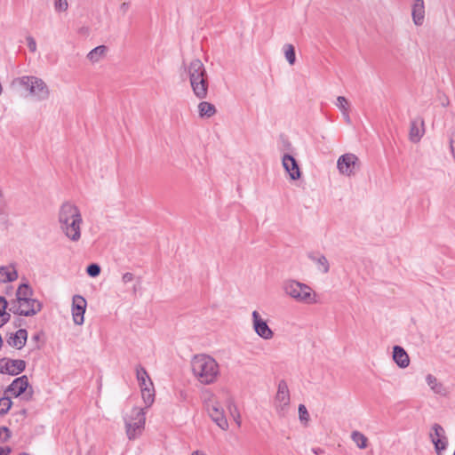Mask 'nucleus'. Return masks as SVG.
I'll return each mask as SVG.
<instances>
[{
	"instance_id": "obj_31",
	"label": "nucleus",
	"mask_w": 455,
	"mask_h": 455,
	"mask_svg": "<svg viewBox=\"0 0 455 455\" xmlns=\"http://www.w3.org/2000/svg\"><path fill=\"white\" fill-rule=\"evenodd\" d=\"M12 400L10 397L4 396L0 399V414H6L12 407Z\"/></svg>"
},
{
	"instance_id": "obj_21",
	"label": "nucleus",
	"mask_w": 455,
	"mask_h": 455,
	"mask_svg": "<svg viewBox=\"0 0 455 455\" xmlns=\"http://www.w3.org/2000/svg\"><path fill=\"white\" fill-rule=\"evenodd\" d=\"M308 258L316 263L317 268L323 274H326L330 270V264L326 257L323 254H314L310 253Z\"/></svg>"
},
{
	"instance_id": "obj_6",
	"label": "nucleus",
	"mask_w": 455,
	"mask_h": 455,
	"mask_svg": "<svg viewBox=\"0 0 455 455\" xmlns=\"http://www.w3.org/2000/svg\"><path fill=\"white\" fill-rule=\"evenodd\" d=\"M136 378L140 387L142 399L146 403V407L148 408L155 400L153 382L146 369L141 365L136 367Z\"/></svg>"
},
{
	"instance_id": "obj_46",
	"label": "nucleus",
	"mask_w": 455,
	"mask_h": 455,
	"mask_svg": "<svg viewBox=\"0 0 455 455\" xmlns=\"http://www.w3.org/2000/svg\"><path fill=\"white\" fill-rule=\"evenodd\" d=\"M11 451H12V450L9 447H6V448L0 447V455H9V453Z\"/></svg>"
},
{
	"instance_id": "obj_41",
	"label": "nucleus",
	"mask_w": 455,
	"mask_h": 455,
	"mask_svg": "<svg viewBox=\"0 0 455 455\" xmlns=\"http://www.w3.org/2000/svg\"><path fill=\"white\" fill-rule=\"evenodd\" d=\"M450 148L451 154L455 159V132H452L450 136Z\"/></svg>"
},
{
	"instance_id": "obj_32",
	"label": "nucleus",
	"mask_w": 455,
	"mask_h": 455,
	"mask_svg": "<svg viewBox=\"0 0 455 455\" xmlns=\"http://www.w3.org/2000/svg\"><path fill=\"white\" fill-rule=\"evenodd\" d=\"M299 419L301 423H307L310 419L309 413L304 404H299L298 408Z\"/></svg>"
},
{
	"instance_id": "obj_35",
	"label": "nucleus",
	"mask_w": 455,
	"mask_h": 455,
	"mask_svg": "<svg viewBox=\"0 0 455 455\" xmlns=\"http://www.w3.org/2000/svg\"><path fill=\"white\" fill-rule=\"evenodd\" d=\"M336 106L344 112L345 110H348V102L347 100L344 96H339L337 98Z\"/></svg>"
},
{
	"instance_id": "obj_48",
	"label": "nucleus",
	"mask_w": 455,
	"mask_h": 455,
	"mask_svg": "<svg viewBox=\"0 0 455 455\" xmlns=\"http://www.w3.org/2000/svg\"><path fill=\"white\" fill-rule=\"evenodd\" d=\"M313 451H314L315 454H317V455H319V454H322V453H323V450H322V449H320V448H315V449H313Z\"/></svg>"
},
{
	"instance_id": "obj_51",
	"label": "nucleus",
	"mask_w": 455,
	"mask_h": 455,
	"mask_svg": "<svg viewBox=\"0 0 455 455\" xmlns=\"http://www.w3.org/2000/svg\"><path fill=\"white\" fill-rule=\"evenodd\" d=\"M77 455H81V453H78Z\"/></svg>"
},
{
	"instance_id": "obj_29",
	"label": "nucleus",
	"mask_w": 455,
	"mask_h": 455,
	"mask_svg": "<svg viewBox=\"0 0 455 455\" xmlns=\"http://www.w3.org/2000/svg\"><path fill=\"white\" fill-rule=\"evenodd\" d=\"M284 56L290 65H293L296 60L295 50L293 45L288 44L283 46Z\"/></svg>"
},
{
	"instance_id": "obj_3",
	"label": "nucleus",
	"mask_w": 455,
	"mask_h": 455,
	"mask_svg": "<svg viewBox=\"0 0 455 455\" xmlns=\"http://www.w3.org/2000/svg\"><path fill=\"white\" fill-rule=\"evenodd\" d=\"M190 87L195 97L200 100L207 98L209 92V77L204 63L195 59L186 67Z\"/></svg>"
},
{
	"instance_id": "obj_49",
	"label": "nucleus",
	"mask_w": 455,
	"mask_h": 455,
	"mask_svg": "<svg viewBox=\"0 0 455 455\" xmlns=\"http://www.w3.org/2000/svg\"><path fill=\"white\" fill-rule=\"evenodd\" d=\"M233 419L235 421V423L237 424V426L240 427L241 426V418L237 419V417H235V418H233Z\"/></svg>"
},
{
	"instance_id": "obj_30",
	"label": "nucleus",
	"mask_w": 455,
	"mask_h": 455,
	"mask_svg": "<svg viewBox=\"0 0 455 455\" xmlns=\"http://www.w3.org/2000/svg\"><path fill=\"white\" fill-rule=\"evenodd\" d=\"M8 306H9L8 309H9L10 313H12L14 315H22V307H21V305L20 304V301L17 299H12L10 302H8Z\"/></svg>"
},
{
	"instance_id": "obj_39",
	"label": "nucleus",
	"mask_w": 455,
	"mask_h": 455,
	"mask_svg": "<svg viewBox=\"0 0 455 455\" xmlns=\"http://www.w3.org/2000/svg\"><path fill=\"white\" fill-rule=\"evenodd\" d=\"M8 307V301L3 296H0V317L4 316V311Z\"/></svg>"
},
{
	"instance_id": "obj_13",
	"label": "nucleus",
	"mask_w": 455,
	"mask_h": 455,
	"mask_svg": "<svg viewBox=\"0 0 455 455\" xmlns=\"http://www.w3.org/2000/svg\"><path fill=\"white\" fill-rule=\"evenodd\" d=\"M283 167L289 174L290 178L293 180H299L301 176V172L296 159L289 155H283L282 158Z\"/></svg>"
},
{
	"instance_id": "obj_24",
	"label": "nucleus",
	"mask_w": 455,
	"mask_h": 455,
	"mask_svg": "<svg viewBox=\"0 0 455 455\" xmlns=\"http://www.w3.org/2000/svg\"><path fill=\"white\" fill-rule=\"evenodd\" d=\"M18 278V273L14 268L7 267H0V283L12 282Z\"/></svg>"
},
{
	"instance_id": "obj_37",
	"label": "nucleus",
	"mask_w": 455,
	"mask_h": 455,
	"mask_svg": "<svg viewBox=\"0 0 455 455\" xmlns=\"http://www.w3.org/2000/svg\"><path fill=\"white\" fill-rule=\"evenodd\" d=\"M68 4L67 0H57L55 2V9L58 12H64L68 9Z\"/></svg>"
},
{
	"instance_id": "obj_47",
	"label": "nucleus",
	"mask_w": 455,
	"mask_h": 455,
	"mask_svg": "<svg viewBox=\"0 0 455 455\" xmlns=\"http://www.w3.org/2000/svg\"><path fill=\"white\" fill-rule=\"evenodd\" d=\"M342 114H343V116H344L346 122L347 124H350L351 120H350V116H349V114H348V110H345L344 112H342Z\"/></svg>"
},
{
	"instance_id": "obj_17",
	"label": "nucleus",
	"mask_w": 455,
	"mask_h": 455,
	"mask_svg": "<svg viewBox=\"0 0 455 455\" xmlns=\"http://www.w3.org/2000/svg\"><path fill=\"white\" fill-rule=\"evenodd\" d=\"M27 339L28 331L25 329H20L10 336L7 339V343L12 347L21 349L25 346Z\"/></svg>"
},
{
	"instance_id": "obj_8",
	"label": "nucleus",
	"mask_w": 455,
	"mask_h": 455,
	"mask_svg": "<svg viewBox=\"0 0 455 455\" xmlns=\"http://www.w3.org/2000/svg\"><path fill=\"white\" fill-rule=\"evenodd\" d=\"M291 396L288 385L284 380H280L277 392L274 398V407L277 415L284 418L290 411Z\"/></svg>"
},
{
	"instance_id": "obj_7",
	"label": "nucleus",
	"mask_w": 455,
	"mask_h": 455,
	"mask_svg": "<svg viewBox=\"0 0 455 455\" xmlns=\"http://www.w3.org/2000/svg\"><path fill=\"white\" fill-rule=\"evenodd\" d=\"M144 409L133 408L129 419H125L126 435L130 440L136 439L141 435L145 427Z\"/></svg>"
},
{
	"instance_id": "obj_16",
	"label": "nucleus",
	"mask_w": 455,
	"mask_h": 455,
	"mask_svg": "<svg viewBox=\"0 0 455 455\" xmlns=\"http://www.w3.org/2000/svg\"><path fill=\"white\" fill-rule=\"evenodd\" d=\"M412 20L416 26H421L425 18L424 0H414L411 10Z\"/></svg>"
},
{
	"instance_id": "obj_45",
	"label": "nucleus",
	"mask_w": 455,
	"mask_h": 455,
	"mask_svg": "<svg viewBox=\"0 0 455 455\" xmlns=\"http://www.w3.org/2000/svg\"><path fill=\"white\" fill-rule=\"evenodd\" d=\"M129 7H130L129 3H123V4L120 5V11H121L123 13H125V12L129 10Z\"/></svg>"
},
{
	"instance_id": "obj_14",
	"label": "nucleus",
	"mask_w": 455,
	"mask_h": 455,
	"mask_svg": "<svg viewBox=\"0 0 455 455\" xmlns=\"http://www.w3.org/2000/svg\"><path fill=\"white\" fill-rule=\"evenodd\" d=\"M28 387V379L26 375L15 379L7 387L6 393H10L15 397L22 395Z\"/></svg>"
},
{
	"instance_id": "obj_28",
	"label": "nucleus",
	"mask_w": 455,
	"mask_h": 455,
	"mask_svg": "<svg viewBox=\"0 0 455 455\" xmlns=\"http://www.w3.org/2000/svg\"><path fill=\"white\" fill-rule=\"evenodd\" d=\"M432 443L435 445V449L438 454H440L443 451H444L447 447L448 441L447 438H435L434 435H430Z\"/></svg>"
},
{
	"instance_id": "obj_1",
	"label": "nucleus",
	"mask_w": 455,
	"mask_h": 455,
	"mask_svg": "<svg viewBox=\"0 0 455 455\" xmlns=\"http://www.w3.org/2000/svg\"><path fill=\"white\" fill-rule=\"evenodd\" d=\"M60 229L71 242H78L82 235L84 223L80 209L73 203L66 201L61 204L58 212Z\"/></svg>"
},
{
	"instance_id": "obj_5",
	"label": "nucleus",
	"mask_w": 455,
	"mask_h": 455,
	"mask_svg": "<svg viewBox=\"0 0 455 455\" xmlns=\"http://www.w3.org/2000/svg\"><path fill=\"white\" fill-rule=\"evenodd\" d=\"M27 90L29 95L36 100H45L49 98L50 90L44 81L34 76H23L13 81Z\"/></svg>"
},
{
	"instance_id": "obj_43",
	"label": "nucleus",
	"mask_w": 455,
	"mask_h": 455,
	"mask_svg": "<svg viewBox=\"0 0 455 455\" xmlns=\"http://www.w3.org/2000/svg\"><path fill=\"white\" fill-rule=\"evenodd\" d=\"M133 279H134L133 274L129 273V272L124 274L123 277H122V280L124 283H131L132 281H133Z\"/></svg>"
},
{
	"instance_id": "obj_33",
	"label": "nucleus",
	"mask_w": 455,
	"mask_h": 455,
	"mask_svg": "<svg viewBox=\"0 0 455 455\" xmlns=\"http://www.w3.org/2000/svg\"><path fill=\"white\" fill-rule=\"evenodd\" d=\"M87 274L92 277H96L100 273V267L98 264L92 263L87 267Z\"/></svg>"
},
{
	"instance_id": "obj_27",
	"label": "nucleus",
	"mask_w": 455,
	"mask_h": 455,
	"mask_svg": "<svg viewBox=\"0 0 455 455\" xmlns=\"http://www.w3.org/2000/svg\"><path fill=\"white\" fill-rule=\"evenodd\" d=\"M351 439L359 449H365L368 446V438L360 431H353L351 433Z\"/></svg>"
},
{
	"instance_id": "obj_26",
	"label": "nucleus",
	"mask_w": 455,
	"mask_h": 455,
	"mask_svg": "<svg viewBox=\"0 0 455 455\" xmlns=\"http://www.w3.org/2000/svg\"><path fill=\"white\" fill-rule=\"evenodd\" d=\"M423 130L420 129L419 124L418 121L414 120L411 122L410 128V140L412 142H419L423 136Z\"/></svg>"
},
{
	"instance_id": "obj_25",
	"label": "nucleus",
	"mask_w": 455,
	"mask_h": 455,
	"mask_svg": "<svg viewBox=\"0 0 455 455\" xmlns=\"http://www.w3.org/2000/svg\"><path fill=\"white\" fill-rule=\"evenodd\" d=\"M33 294L32 288L28 283L20 284L16 291V299L19 301H26L30 299Z\"/></svg>"
},
{
	"instance_id": "obj_50",
	"label": "nucleus",
	"mask_w": 455,
	"mask_h": 455,
	"mask_svg": "<svg viewBox=\"0 0 455 455\" xmlns=\"http://www.w3.org/2000/svg\"><path fill=\"white\" fill-rule=\"evenodd\" d=\"M20 455H28V453H26V452H22V453H20Z\"/></svg>"
},
{
	"instance_id": "obj_20",
	"label": "nucleus",
	"mask_w": 455,
	"mask_h": 455,
	"mask_svg": "<svg viewBox=\"0 0 455 455\" xmlns=\"http://www.w3.org/2000/svg\"><path fill=\"white\" fill-rule=\"evenodd\" d=\"M8 367L5 368L6 374L18 375L26 368V362L21 359H8Z\"/></svg>"
},
{
	"instance_id": "obj_18",
	"label": "nucleus",
	"mask_w": 455,
	"mask_h": 455,
	"mask_svg": "<svg viewBox=\"0 0 455 455\" xmlns=\"http://www.w3.org/2000/svg\"><path fill=\"white\" fill-rule=\"evenodd\" d=\"M393 359L400 368H406L410 364L408 354L400 346H395L393 347Z\"/></svg>"
},
{
	"instance_id": "obj_22",
	"label": "nucleus",
	"mask_w": 455,
	"mask_h": 455,
	"mask_svg": "<svg viewBox=\"0 0 455 455\" xmlns=\"http://www.w3.org/2000/svg\"><path fill=\"white\" fill-rule=\"evenodd\" d=\"M197 108H198L199 116L202 118L212 117L217 112L216 108L213 104H212L208 101H204V100L198 104Z\"/></svg>"
},
{
	"instance_id": "obj_44",
	"label": "nucleus",
	"mask_w": 455,
	"mask_h": 455,
	"mask_svg": "<svg viewBox=\"0 0 455 455\" xmlns=\"http://www.w3.org/2000/svg\"><path fill=\"white\" fill-rule=\"evenodd\" d=\"M4 205H5V203H4V196H3V192L0 189V213L3 212V211L4 209Z\"/></svg>"
},
{
	"instance_id": "obj_12",
	"label": "nucleus",
	"mask_w": 455,
	"mask_h": 455,
	"mask_svg": "<svg viewBox=\"0 0 455 455\" xmlns=\"http://www.w3.org/2000/svg\"><path fill=\"white\" fill-rule=\"evenodd\" d=\"M208 414L216 425L222 430L228 428V423L224 414L223 409L220 406L219 403L213 402L207 407Z\"/></svg>"
},
{
	"instance_id": "obj_10",
	"label": "nucleus",
	"mask_w": 455,
	"mask_h": 455,
	"mask_svg": "<svg viewBox=\"0 0 455 455\" xmlns=\"http://www.w3.org/2000/svg\"><path fill=\"white\" fill-rule=\"evenodd\" d=\"M251 320L253 330L259 337L266 340L274 337V331L257 310L252 311Z\"/></svg>"
},
{
	"instance_id": "obj_23",
	"label": "nucleus",
	"mask_w": 455,
	"mask_h": 455,
	"mask_svg": "<svg viewBox=\"0 0 455 455\" xmlns=\"http://www.w3.org/2000/svg\"><path fill=\"white\" fill-rule=\"evenodd\" d=\"M107 52V46L99 45L89 52L87 58L91 62L97 63L106 55Z\"/></svg>"
},
{
	"instance_id": "obj_34",
	"label": "nucleus",
	"mask_w": 455,
	"mask_h": 455,
	"mask_svg": "<svg viewBox=\"0 0 455 455\" xmlns=\"http://www.w3.org/2000/svg\"><path fill=\"white\" fill-rule=\"evenodd\" d=\"M433 433H431L430 435H434V436L435 438H445V432H444V429L443 428L442 426H440L439 424H435L433 426Z\"/></svg>"
},
{
	"instance_id": "obj_38",
	"label": "nucleus",
	"mask_w": 455,
	"mask_h": 455,
	"mask_svg": "<svg viewBox=\"0 0 455 455\" xmlns=\"http://www.w3.org/2000/svg\"><path fill=\"white\" fill-rule=\"evenodd\" d=\"M28 47L30 52H36V42L31 36H28L26 37Z\"/></svg>"
},
{
	"instance_id": "obj_42",
	"label": "nucleus",
	"mask_w": 455,
	"mask_h": 455,
	"mask_svg": "<svg viewBox=\"0 0 455 455\" xmlns=\"http://www.w3.org/2000/svg\"><path fill=\"white\" fill-rule=\"evenodd\" d=\"M8 359L7 358H2L0 359V373H5V368L8 367Z\"/></svg>"
},
{
	"instance_id": "obj_36",
	"label": "nucleus",
	"mask_w": 455,
	"mask_h": 455,
	"mask_svg": "<svg viewBox=\"0 0 455 455\" xmlns=\"http://www.w3.org/2000/svg\"><path fill=\"white\" fill-rule=\"evenodd\" d=\"M228 407L229 412L233 418L237 417V419H240V412L238 411V409L235 406V404L234 403L233 400L228 401Z\"/></svg>"
},
{
	"instance_id": "obj_4",
	"label": "nucleus",
	"mask_w": 455,
	"mask_h": 455,
	"mask_svg": "<svg viewBox=\"0 0 455 455\" xmlns=\"http://www.w3.org/2000/svg\"><path fill=\"white\" fill-rule=\"evenodd\" d=\"M282 289L285 295L297 302L303 304L316 303V293L306 283L289 279L283 283Z\"/></svg>"
},
{
	"instance_id": "obj_15",
	"label": "nucleus",
	"mask_w": 455,
	"mask_h": 455,
	"mask_svg": "<svg viewBox=\"0 0 455 455\" xmlns=\"http://www.w3.org/2000/svg\"><path fill=\"white\" fill-rule=\"evenodd\" d=\"M22 307V315L33 316L42 310V303L36 299H28L26 301H20Z\"/></svg>"
},
{
	"instance_id": "obj_9",
	"label": "nucleus",
	"mask_w": 455,
	"mask_h": 455,
	"mask_svg": "<svg viewBox=\"0 0 455 455\" xmlns=\"http://www.w3.org/2000/svg\"><path fill=\"white\" fill-rule=\"evenodd\" d=\"M337 168L340 174L353 176L360 168L359 158L352 153L344 154L338 158Z\"/></svg>"
},
{
	"instance_id": "obj_2",
	"label": "nucleus",
	"mask_w": 455,
	"mask_h": 455,
	"mask_svg": "<svg viewBox=\"0 0 455 455\" xmlns=\"http://www.w3.org/2000/svg\"><path fill=\"white\" fill-rule=\"evenodd\" d=\"M191 368L196 379L204 385L214 383L220 374L219 363L205 354L195 355L191 360Z\"/></svg>"
},
{
	"instance_id": "obj_11",
	"label": "nucleus",
	"mask_w": 455,
	"mask_h": 455,
	"mask_svg": "<svg viewBox=\"0 0 455 455\" xmlns=\"http://www.w3.org/2000/svg\"><path fill=\"white\" fill-rule=\"evenodd\" d=\"M87 302L85 299L81 295H75L72 299V316L74 323L77 325L84 323V313L86 309Z\"/></svg>"
},
{
	"instance_id": "obj_40",
	"label": "nucleus",
	"mask_w": 455,
	"mask_h": 455,
	"mask_svg": "<svg viewBox=\"0 0 455 455\" xmlns=\"http://www.w3.org/2000/svg\"><path fill=\"white\" fill-rule=\"evenodd\" d=\"M11 319V313L4 311V316L0 317V328L4 326L5 323H7Z\"/></svg>"
},
{
	"instance_id": "obj_19",
	"label": "nucleus",
	"mask_w": 455,
	"mask_h": 455,
	"mask_svg": "<svg viewBox=\"0 0 455 455\" xmlns=\"http://www.w3.org/2000/svg\"><path fill=\"white\" fill-rule=\"evenodd\" d=\"M426 381L435 394L442 396H446L448 395V388L443 383L439 382L434 375L427 374Z\"/></svg>"
}]
</instances>
